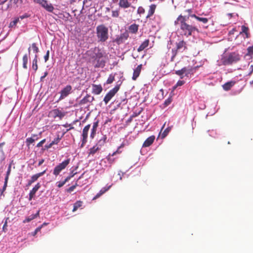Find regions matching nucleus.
I'll list each match as a JSON object with an SVG mask.
<instances>
[{
    "label": "nucleus",
    "instance_id": "1",
    "mask_svg": "<svg viewBox=\"0 0 253 253\" xmlns=\"http://www.w3.org/2000/svg\"><path fill=\"white\" fill-rule=\"evenodd\" d=\"M85 55L88 62L92 64L95 68H103L105 66L107 55L98 47L87 50Z\"/></svg>",
    "mask_w": 253,
    "mask_h": 253
},
{
    "label": "nucleus",
    "instance_id": "2",
    "mask_svg": "<svg viewBox=\"0 0 253 253\" xmlns=\"http://www.w3.org/2000/svg\"><path fill=\"white\" fill-rule=\"evenodd\" d=\"M189 16L179 15L174 21L175 25L179 26V32L181 36L189 37L195 32H199L197 27L187 23Z\"/></svg>",
    "mask_w": 253,
    "mask_h": 253
},
{
    "label": "nucleus",
    "instance_id": "3",
    "mask_svg": "<svg viewBox=\"0 0 253 253\" xmlns=\"http://www.w3.org/2000/svg\"><path fill=\"white\" fill-rule=\"evenodd\" d=\"M96 34L97 41L99 42H105L109 39L108 28L103 24H101L96 27Z\"/></svg>",
    "mask_w": 253,
    "mask_h": 253
},
{
    "label": "nucleus",
    "instance_id": "4",
    "mask_svg": "<svg viewBox=\"0 0 253 253\" xmlns=\"http://www.w3.org/2000/svg\"><path fill=\"white\" fill-rule=\"evenodd\" d=\"M240 59V57L239 54L235 52H231L228 56L224 58L223 62L224 65H230L233 63L239 61Z\"/></svg>",
    "mask_w": 253,
    "mask_h": 253
},
{
    "label": "nucleus",
    "instance_id": "5",
    "mask_svg": "<svg viewBox=\"0 0 253 253\" xmlns=\"http://www.w3.org/2000/svg\"><path fill=\"white\" fill-rule=\"evenodd\" d=\"M70 162V159H67V160H65L62 162L61 163L59 164L54 168L53 174L56 176L58 175L60 172L67 167V166L69 164Z\"/></svg>",
    "mask_w": 253,
    "mask_h": 253
},
{
    "label": "nucleus",
    "instance_id": "6",
    "mask_svg": "<svg viewBox=\"0 0 253 253\" xmlns=\"http://www.w3.org/2000/svg\"><path fill=\"white\" fill-rule=\"evenodd\" d=\"M120 89V85H116L113 89L110 90L105 96L103 101L105 104H108L112 97L117 93Z\"/></svg>",
    "mask_w": 253,
    "mask_h": 253
},
{
    "label": "nucleus",
    "instance_id": "7",
    "mask_svg": "<svg viewBox=\"0 0 253 253\" xmlns=\"http://www.w3.org/2000/svg\"><path fill=\"white\" fill-rule=\"evenodd\" d=\"M66 112H62L58 109H54L49 112V116L53 118L58 117L61 120L66 115Z\"/></svg>",
    "mask_w": 253,
    "mask_h": 253
},
{
    "label": "nucleus",
    "instance_id": "8",
    "mask_svg": "<svg viewBox=\"0 0 253 253\" xmlns=\"http://www.w3.org/2000/svg\"><path fill=\"white\" fill-rule=\"evenodd\" d=\"M38 3H39L43 7H44L47 11L49 12H52L54 7L51 3H48V1L46 0H35Z\"/></svg>",
    "mask_w": 253,
    "mask_h": 253
},
{
    "label": "nucleus",
    "instance_id": "9",
    "mask_svg": "<svg viewBox=\"0 0 253 253\" xmlns=\"http://www.w3.org/2000/svg\"><path fill=\"white\" fill-rule=\"evenodd\" d=\"M72 87L70 85H67L60 91V96L59 100H61L66 97L71 92Z\"/></svg>",
    "mask_w": 253,
    "mask_h": 253
},
{
    "label": "nucleus",
    "instance_id": "10",
    "mask_svg": "<svg viewBox=\"0 0 253 253\" xmlns=\"http://www.w3.org/2000/svg\"><path fill=\"white\" fill-rule=\"evenodd\" d=\"M192 71V68H187V67H183L181 70H177L175 72V74L178 76L180 77L181 79L183 78V75L185 74V76H188V74L190 73Z\"/></svg>",
    "mask_w": 253,
    "mask_h": 253
},
{
    "label": "nucleus",
    "instance_id": "11",
    "mask_svg": "<svg viewBox=\"0 0 253 253\" xmlns=\"http://www.w3.org/2000/svg\"><path fill=\"white\" fill-rule=\"evenodd\" d=\"M129 37L128 33L127 31L121 34L119 36L116 38L115 42L118 44L124 43Z\"/></svg>",
    "mask_w": 253,
    "mask_h": 253
},
{
    "label": "nucleus",
    "instance_id": "12",
    "mask_svg": "<svg viewBox=\"0 0 253 253\" xmlns=\"http://www.w3.org/2000/svg\"><path fill=\"white\" fill-rule=\"evenodd\" d=\"M90 125H87L83 128L82 133V146H84L87 142L88 132L90 128Z\"/></svg>",
    "mask_w": 253,
    "mask_h": 253
},
{
    "label": "nucleus",
    "instance_id": "13",
    "mask_svg": "<svg viewBox=\"0 0 253 253\" xmlns=\"http://www.w3.org/2000/svg\"><path fill=\"white\" fill-rule=\"evenodd\" d=\"M94 100L93 96L89 94H86L82 100L80 101L79 104L83 105L92 102Z\"/></svg>",
    "mask_w": 253,
    "mask_h": 253
},
{
    "label": "nucleus",
    "instance_id": "14",
    "mask_svg": "<svg viewBox=\"0 0 253 253\" xmlns=\"http://www.w3.org/2000/svg\"><path fill=\"white\" fill-rule=\"evenodd\" d=\"M46 170H44L43 171L35 174L32 176L31 179L29 180L27 186L31 185L33 183L36 181L40 176L43 175L45 172Z\"/></svg>",
    "mask_w": 253,
    "mask_h": 253
},
{
    "label": "nucleus",
    "instance_id": "15",
    "mask_svg": "<svg viewBox=\"0 0 253 253\" xmlns=\"http://www.w3.org/2000/svg\"><path fill=\"white\" fill-rule=\"evenodd\" d=\"M92 93L96 95L100 94L103 90V88L101 84H92Z\"/></svg>",
    "mask_w": 253,
    "mask_h": 253
},
{
    "label": "nucleus",
    "instance_id": "16",
    "mask_svg": "<svg viewBox=\"0 0 253 253\" xmlns=\"http://www.w3.org/2000/svg\"><path fill=\"white\" fill-rule=\"evenodd\" d=\"M40 187H41V184H40V183H38L33 188V189L30 191V193H29V200L30 201L32 200V199H33L34 198L36 193L39 189V188Z\"/></svg>",
    "mask_w": 253,
    "mask_h": 253
},
{
    "label": "nucleus",
    "instance_id": "17",
    "mask_svg": "<svg viewBox=\"0 0 253 253\" xmlns=\"http://www.w3.org/2000/svg\"><path fill=\"white\" fill-rule=\"evenodd\" d=\"M142 65L140 64L137 66L136 68L134 70L133 76L132 77V79L133 81H135L137 78L139 76L141 69H142Z\"/></svg>",
    "mask_w": 253,
    "mask_h": 253
},
{
    "label": "nucleus",
    "instance_id": "18",
    "mask_svg": "<svg viewBox=\"0 0 253 253\" xmlns=\"http://www.w3.org/2000/svg\"><path fill=\"white\" fill-rule=\"evenodd\" d=\"M155 136L154 135H151L147 138L146 140L144 142L142 147H147L151 145L154 141Z\"/></svg>",
    "mask_w": 253,
    "mask_h": 253
},
{
    "label": "nucleus",
    "instance_id": "19",
    "mask_svg": "<svg viewBox=\"0 0 253 253\" xmlns=\"http://www.w3.org/2000/svg\"><path fill=\"white\" fill-rule=\"evenodd\" d=\"M131 3L128 0H120L119 5L123 8H127L131 6Z\"/></svg>",
    "mask_w": 253,
    "mask_h": 253
},
{
    "label": "nucleus",
    "instance_id": "20",
    "mask_svg": "<svg viewBox=\"0 0 253 253\" xmlns=\"http://www.w3.org/2000/svg\"><path fill=\"white\" fill-rule=\"evenodd\" d=\"M149 40L147 39L145 40L139 46V47L137 48V51L138 52H140L143 50L145 48L147 47L149 44Z\"/></svg>",
    "mask_w": 253,
    "mask_h": 253
},
{
    "label": "nucleus",
    "instance_id": "21",
    "mask_svg": "<svg viewBox=\"0 0 253 253\" xmlns=\"http://www.w3.org/2000/svg\"><path fill=\"white\" fill-rule=\"evenodd\" d=\"M98 123H99L98 120H97L96 122L93 123L92 128L91 129V132L90 135V136L91 138H93L96 134V132L97 131V128L98 126Z\"/></svg>",
    "mask_w": 253,
    "mask_h": 253
},
{
    "label": "nucleus",
    "instance_id": "22",
    "mask_svg": "<svg viewBox=\"0 0 253 253\" xmlns=\"http://www.w3.org/2000/svg\"><path fill=\"white\" fill-rule=\"evenodd\" d=\"M139 25L136 24H133L130 25L128 28V31L132 34H136L138 30Z\"/></svg>",
    "mask_w": 253,
    "mask_h": 253
},
{
    "label": "nucleus",
    "instance_id": "23",
    "mask_svg": "<svg viewBox=\"0 0 253 253\" xmlns=\"http://www.w3.org/2000/svg\"><path fill=\"white\" fill-rule=\"evenodd\" d=\"M156 8V5L155 4H152L149 6V9L148 12V14L146 16V18H149L152 16L155 13Z\"/></svg>",
    "mask_w": 253,
    "mask_h": 253
},
{
    "label": "nucleus",
    "instance_id": "24",
    "mask_svg": "<svg viewBox=\"0 0 253 253\" xmlns=\"http://www.w3.org/2000/svg\"><path fill=\"white\" fill-rule=\"evenodd\" d=\"M100 149V147L98 146V144H96L89 149L88 156H89L90 155H94Z\"/></svg>",
    "mask_w": 253,
    "mask_h": 253
},
{
    "label": "nucleus",
    "instance_id": "25",
    "mask_svg": "<svg viewBox=\"0 0 253 253\" xmlns=\"http://www.w3.org/2000/svg\"><path fill=\"white\" fill-rule=\"evenodd\" d=\"M40 214V211H38L37 212L34 214H32L27 217L25 220H23V222L25 223L26 222H29L32 220L35 219L37 217L39 216Z\"/></svg>",
    "mask_w": 253,
    "mask_h": 253
},
{
    "label": "nucleus",
    "instance_id": "26",
    "mask_svg": "<svg viewBox=\"0 0 253 253\" xmlns=\"http://www.w3.org/2000/svg\"><path fill=\"white\" fill-rule=\"evenodd\" d=\"M38 137L37 134L32 135L31 137H29L26 139V142L28 146H29L30 144L33 143L36 140L38 139Z\"/></svg>",
    "mask_w": 253,
    "mask_h": 253
},
{
    "label": "nucleus",
    "instance_id": "27",
    "mask_svg": "<svg viewBox=\"0 0 253 253\" xmlns=\"http://www.w3.org/2000/svg\"><path fill=\"white\" fill-rule=\"evenodd\" d=\"M235 83L234 82H229L226 83L222 85L223 88L225 90H229L231 89V88L234 85Z\"/></svg>",
    "mask_w": 253,
    "mask_h": 253
},
{
    "label": "nucleus",
    "instance_id": "28",
    "mask_svg": "<svg viewBox=\"0 0 253 253\" xmlns=\"http://www.w3.org/2000/svg\"><path fill=\"white\" fill-rule=\"evenodd\" d=\"M38 55L37 54H36L35 55V57L32 61V68L36 72L38 70Z\"/></svg>",
    "mask_w": 253,
    "mask_h": 253
},
{
    "label": "nucleus",
    "instance_id": "29",
    "mask_svg": "<svg viewBox=\"0 0 253 253\" xmlns=\"http://www.w3.org/2000/svg\"><path fill=\"white\" fill-rule=\"evenodd\" d=\"M22 61H23V68L25 69H27L28 68L27 64H28V56L27 54H25L23 56V58H22Z\"/></svg>",
    "mask_w": 253,
    "mask_h": 253
},
{
    "label": "nucleus",
    "instance_id": "30",
    "mask_svg": "<svg viewBox=\"0 0 253 253\" xmlns=\"http://www.w3.org/2000/svg\"><path fill=\"white\" fill-rule=\"evenodd\" d=\"M60 139V138L58 137L54 140H53L50 144H49L48 145H46L45 146V148L48 149L51 148L53 145L58 144V142H59Z\"/></svg>",
    "mask_w": 253,
    "mask_h": 253
},
{
    "label": "nucleus",
    "instance_id": "31",
    "mask_svg": "<svg viewBox=\"0 0 253 253\" xmlns=\"http://www.w3.org/2000/svg\"><path fill=\"white\" fill-rule=\"evenodd\" d=\"M83 205V202L81 201H78L74 204V207L72 211L75 212L79 208L81 207Z\"/></svg>",
    "mask_w": 253,
    "mask_h": 253
},
{
    "label": "nucleus",
    "instance_id": "32",
    "mask_svg": "<svg viewBox=\"0 0 253 253\" xmlns=\"http://www.w3.org/2000/svg\"><path fill=\"white\" fill-rule=\"evenodd\" d=\"M182 47H184L186 48V42L184 41H181L179 42L176 43V48L177 49H180Z\"/></svg>",
    "mask_w": 253,
    "mask_h": 253
},
{
    "label": "nucleus",
    "instance_id": "33",
    "mask_svg": "<svg viewBox=\"0 0 253 253\" xmlns=\"http://www.w3.org/2000/svg\"><path fill=\"white\" fill-rule=\"evenodd\" d=\"M106 138L107 137L106 136H103V137L98 141V143L96 144H98V146L99 147L103 145L106 142Z\"/></svg>",
    "mask_w": 253,
    "mask_h": 253
},
{
    "label": "nucleus",
    "instance_id": "34",
    "mask_svg": "<svg viewBox=\"0 0 253 253\" xmlns=\"http://www.w3.org/2000/svg\"><path fill=\"white\" fill-rule=\"evenodd\" d=\"M171 128L170 127H167L164 132L162 133L161 137L162 138H165L168 134L170 131Z\"/></svg>",
    "mask_w": 253,
    "mask_h": 253
},
{
    "label": "nucleus",
    "instance_id": "35",
    "mask_svg": "<svg viewBox=\"0 0 253 253\" xmlns=\"http://www.w3.org/2000/svg\"><path fill=\"white\" fill-rule=\"evenodd\" d=\"M19 21V18H16L15 19H14L13 21H11L10 23L9 27L12 28V27H15L17 23Z\"/></svg>",
    "mask_w": 253,
    "mask_h": 253
},
{
    "label": "nucleus",
    "instance_id": "36",
    "mask_svg": "<svg viewBox=\"0 0 253 253\" xmlns=\"http://www.w3.org/2000/svg\"><path fill=\"white\" fill-rule=\"evenodd\" d=\"M114 80H115L114 76L112 74L110 75L107 81H106V84H112L114 82Z\"/></svg>",
    "mask_w": 253,
    "mask_h": 253
},
{
    "label": "nucleus",
    "instance_id": "37",
    "mask_svg": "<svg viewBox=\"0 0 253 253\" xmlns=\"http://www.w3.org/2000/svg\"><path fill=\"white\" fill-rule=\"evenodd\" d=\"M124 147V144H122L117 149V150L114 152L112 155V156H115L117 154H120L122 153V151H120V149L122 148H123Z\"/></svg>",
    "mask_w": 253,
    "mask_h": 253
},
{
    "label": "nucleus",
    "instance_id": "38",
    "mask_svg": "<svg viewBox=\"0 0 253 253\" xmlns=\"http://www.w3.org/2000/svg\"><path fill=\"white\" fill-rule=\"evenodd\" d=\"M7 182H8V181H7V178L6 179H4V185L2 187V188L0 190V193L1 195H2L3 193L6 190V187L7 186Z\"/></svg>",
    "mask_w": 253,
    "mask_h": 253
},
{
    "label": "nucleus",
    "instance_id": "39",
    "mask_svg": "<svg viewBox=\"0 0 253 253\" xmlns=\"http://www.w3.org/2000/svg\"><path fill=\"white\" fill-rule=\"evenodd\" d=\"M32 48L35 53H36V54H37V53L39 52V49L38 46H37L36 43H33L32 44Z\"/></svg>",
    "mask_w": 253,
    "mask_h": 253
},
{
    "label": "nucleus",
    "instance_id": "40",
    "mask_svg": "<svg viewBox=\"0 0 253 253\" xmlns=\"http://www.w3.org/2000/svg\"><path fill=\"white\" fill-rule=\"evenodd\" d=\"M197 20L200 21L204 24H206L209 21V19L207 18L199 17Z\"/></svg>",
    "mask_w": 253,
    "mask_h": 253
},
{
    "label": "nucleus",
    "instance_id": "41",
    "mask_svg": "<svg viewBox=\"0 0 253 253\" xmlns=\"http://www.w3.org/2000/svg\"><path fill=\"white\" fill-rule=\"evenodd\" d=\"M112 17L117 18V17H118L119 16L120 11H119V10L118 9V10H113L112 11Z\"/></svg>",
    "mask_w": 253,
    "mask_h": 253
},
{
    "label": "nucleus",
    "instance_id": "42",
    "mask_svg": "<svg viewBox=\"0 0 253 253\" xmlns=\"http://www.w3.org/2000/svg\"><path fill=\"white\" fill-rule=\"evenodd\" d=\"M10 1L11 4L17 5L22 3V0H10Z\"/></svg>",
    "mask_w": 253,
    "mask_h": 253
},
{
    "label": "nucleus",
    "instance_id": "43",
    "mask_svg": "<svg viewBox=\"0 0 253 253\" xmlns=\"http://www.w3.org/2000/svg\"><path fill=\"white\" fill-rule=\"evenodd\" d=\"M248 53L247 55H252L253 54V45L248 47L247 48Z\"/></svg>",
    "mask_w": 253,
    "mask_h": 253
},
{
    "label": "nucleus",
    "instance_id": "44",
    "mask_svg": "<svg viewBox=\"0 0 253 253\" xmlns=\"http://www.w3.org/2000/svg\"><path fill=\"white\" fill-rule=\"evenodd\" d=\"M111 187V185L110 186H109L108 187H103L102 188L100 191H99V192L101 193V194H103L104 193H105L106 191H107Z\"/></svg>",
    "mask_w": 253,
    "mask_h": 253
},
{
    "label": "nucleus",
    "instance_id": "45",
    "mask_svg": "<svg viewBox=\"0 0 253 253\" xmlns=\"http://www.w3.org/2000/svg\"><path fill=\"white\" fill-rule=\"evenodd\" d=\"M137 13L139 14H144L145 13V9L142 6H139L137 9Z\"/></svg>",
    "mask_w": 253,
    "mask_h": 253
},
{
    "label": "nucleus",
    "instance_id": "46",
    "mask_svg": "<svg viewBox=\"0 0 253 253\" xmlns=\"http://www.w3.org/2000/svg\"><path fill=\"white\" fill-rule=\"evenodd\" d=\"M10 171H11V165H9L8 169H7V171L6 172V176H5V177L4 179H6L7 178V181H8L9 175L10 174Z\"/></svg>",
    "mask_w": 253,
    "mask_h": 253
},
{
    "label": "nucleus",
    "instance_id": "47",
    "mask_svg": "<svg viewBox=\"0 0 253 253\" xmlns=\"http://www.w3.org/2000/svg\"><path fill=\"white\" fill-rule=\"evenodd\" d=\"M248 31H249V28L247 27H246L244 25H243L242 26V32H241V33H243L246 34Z\"/></svg>",
    "mask_w": 253,
    "mask_h": 253
},
{
    "label": "nucleus",
    "instance_id": "48",
    "mask_svg": "<svg viewBox=\"0 0 253 253\" xmlns=\"http://www.w3.org/2000/svg\"><path fill=\"white\" fill-rule=\"evenodd\" d=\"M46 139H43V140H41L40 142H39L37 145V147L38 148H40L42 146V145L45 142Z\"/></svg>",
    "mask_w": 253,
    "mask_h": 253
},
{
    "label": "nucleus",
    "instance_id": "49",
    "mask_svg": "<svg viewBox=\"0 0 253 253\" xmlns=\"http://www.w3.org/2000/svg\"><path fill=\"white\" fill-rule=\"evenodd\" d=\"M171 99L170 98H169L166 99L164 102V105L167 106H168L171 102Z\"/></svg>",
    "mask_w": 253,
    "mask_h": 253
},
{
    "label": "nucleus",
    "instance_id": "50",
    "mask_svg": "<svg viewBox=\"0 0 253 253\" xmlns=\"http://www.w3.org/2000/svg\"><path fill=\"white\" fill-rule=\"evenodd\" d=\"M49 50L46 51V54L44 56V61L46 62L49 59Z\"/></svg>",
    "mask_w": 253,
    "mask_h": 253
},
{
    "label": "nucleus",
    "instance_id": "51",
    "mask_svg": "<svg viewBox=\"0 0 253 253\" xmlns=\"http://www.w3.org/2000/svg\"><path fill=\"white\" fill-rule=\"evenodd\" d=\"M65 184V181H59L57 182V186L58 188L62 187Z\"/></svg>",
    "mask_w": 253,
    "mask_h": 253
},
{
    "label": "nucleus",
    "instance_id": "52",
    "mask_svg": "<svg viewBox=\"0 0 253 253\" xmlns=\"http://www.w3.org/2000/svg\"><path fill=\"white\" fill-rule=\"evenodd\" d=\"M41 229H42V227H40V226L37 228L36 229V230H35V231L32 233V235L34 236H35L37 234V233L41 230Z\"/></svg>",
    "mask_w": 253,
    "mask_h": 253
},
{
    "label": "nucleus",
    "instance_id": "53",
    "mask_svg": "<svg viewBox=\"0 0 253 253\" xmlns=\"http://www.w3.org/2000/svg\"><path fill=\"white\" fill-rule=\"evenodd\" d=\"M185 83V82L184 81H178L177 83H176V86H182V85H183Z\"/></svg>",
    "mask_w": 253,
    "mask_h": 253
},
{
    "label": "nucleus",
    "instance_id": "54",
    "mask_svg": "<svg viewBox=\"0 0 253 253\" xmlns=\"http://www.w3.org/2000/svg\"><path fill=\"white\" fill-rule=\"evenodd\" d=\"M5 145L4 142H2L0 143V151L2 152V153H4L3 151V146Z\"/></svg>",
    "mask_w": 253,
    "mask_h": 253
},
{
    "label": "nucleus",
    "instance_id": "55",
    "mask_svg": "<svg viewBox=\"0 0 253 253\" xmlns=\"http://www.w3.org/2000/svg\"><path fill=\"white\" fill-rule=\"evenodd\" d=\"M178 49H172V53H173V55L171 57V60H173V59L175 57V56L177 54V50Z\"/></svg>",
    "mask_w": 253,
    "mask_h": 253
},
{
    "label": "nucleus",
    "instance_id": "56",
    "mask_svg": "<svg viewBox=\"0 0 253 253\" xmlns=\"http://www.w3.org/2000/svg\"><path fill=\"white\" fill-rule=\"evenodd\" d=\"M75 187L74 186H71L70 187H69V188H68L66 191L67 192H69V193H71V192H72L74 189H75Z\"/></svg>",
    "mask_w": 253,
    "mask_h": 253
},
{
    "label": "nucleus",
    "instance_id": "57",
    "mask_svg": "<svg viewBox=\"0 0 253 253\" xmlns=\"http://www.w3.org/2000/svg\"><path fill=\"white\" fill-rule=\"evenodd\" d=\"M48 75V72H45L44 73V75L43 76H42L41 77V79H40V80L41 82L43 81V79H44V78H45Z\"/></svg>",
    "mask_w": 253,
    "mask_h": 253
},
{
    "label": "nucleus",
    "instance_id": "58",
    "mask_svg": "<svg viewBox=\"0 0 253 253\" xmlns=\"http://www.w3.org/2000/svg\"><path fill=\"white\" fill-rule=\"evenodd\" d=\"M249 70H250V72L248 75H251L252 74V73L253 72V65L250 66Z\"/></svg>",
    "mask_w": 253,
    "mask_h": 253
},
{
    "label": "nucleus",
    "instance_id": "59",
    "mask_svg": "<svg viewBox=\"0 0 253 253\" xmlns=\"http://www.w3.org/2000/svg\"><path fill=\"white\" fill-rule=\"evenodd\" d=\"M111 156V154H109L108 155V156L107 157V160L109 162V163H113L114 162V159H112L111 158V157H110Z\"/></svg>",
    "mask_w": 253,
    "mask_h": 253
},
{
    "label": "nucleus",
    "instance_id": "60",
    "mask_svg": "<svg viewBox=\"0 0 253 253\" xmlns=\"http://www.w3.org/2000/svg\"><path fill=\"white\" fill-rule=\"evenodd\" d=\"M188 16L189 17H193V18H195L196 20H197V18H198L199 16H197L196 15H195V14H190L189 15H188Z\"/></svg>",
    "mask_w": 253,
    "mask_h": 253
},
{
    "label": "nucleus",
    "instance_id": "61",
    "mask_svg": "<svg viewBox=\"0 0 253 253\" xmlns=\"http://www.w3.org/2000/svg\"><path fill=\"white\" fill-rule=\"evenodd\" d=\"M7 224H5L4 223L3 225V227H2V230L4 232H6L7 230Z\"/></svg>",
    "mask_w": 253,
    "mask_h": 253
},
{
    "label": "nucleus",
    "instance_id": "62",
    "mask_svg": "<svg viewBox=\"0 0 253 253\" xmlns=\"http://www.w3.org/2000/svg\"><path fill=\"white\" fill-rule=\"evenodd\" d=\"M102 195V194H101V193L100 192H99L98 193H97L95 196L93 198V200H95L97 198H98L100 196H101Z\"/></svg>",
    "mask_w": 253,
    "mask_h": 253
},
{
    "label": "nucleus",
    "instance_id": "63",
    "mask_svg": "<svg viewBox=\"0 0 253 253\" xmlns=\"http://www.w3.org/2000/svg\"><path fill=\"white\" fill-rule=\"evenodd\" d=\"M44 162V160L43 159L40 160L38 163V166H41L43 163Z\"/></svg>",
    "mask_w": 253,
    "mask_h": 253
},
{
    "label": "nucleus",
    "instance_id": "64",
    "mask_svg": "<svg viewBox=\"0 0 253 253\" xmlns=\"http://www.w3.org/2000/svg\"><path fill=\"white\" fill-rule=\"evenodd\" d=\"M73 176V175H71V176H67L65 179V180H64V181H65V183L68 181Z\"/></svg>",
    "mask_w": 253,
    "mask_h": 253
}]
</instances>
